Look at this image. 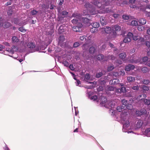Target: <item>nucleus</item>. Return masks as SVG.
<instances>
[{"label":"nucleus","instance_id":"nucleus-8","mask_svg":"<svg viewBox=\"0 0 150 150\" xmlns=\"http://www.w3.org/2000/svg\"><path fill=\"white\" fill-rule=\"evenodd\" d=\"M102 0L103 1L101 2V3L102 4V6L101 7L103 6V7H104V6H108L109 5L111 2L109 0Z\"/></svg>","mask_w":150,"mask_h":150},{"label":"nucleus","instance_id":"nucleus-13","mask_svg":"<svg viewBox=\"0 0 150 150\" xmlns=\"http://www.w3.org/2000/svg\"><path fill=\"white\" fill-rule=\"evenodd\" d=\"M119 80L118 79H116L110 81V83L111 84H116L119 83Z\"/></svg>","mask_w":150,"mask_h":150},{"label":"nucleus","instance_id":"nucleus-34","mask_svg":"<svg viewBox=\"0 0 150 150\" xmlns=\"http://www.w3.org/2000/svg\"><path fill=\"white\" fill-rule=\"evenodd\" d=\"M142 83L147 85L149 83V81L148 80L144 79L142 82Z\"/></svg>","mask_w":150,"mask_h":150},{"label":"nucleus","instance_id":"nucleus-43","mask_svg":"<svg viewBox=\"0 0 150 150\" xmlns=\"http://www.w3.org/2000/svg\"><path fill=\"white\" fill-rule=\"evenodd\" d=\"M80 15L79 14L77 13H74L72 14V16L74 17H79L80 16Z\"/></svg>","mask_w":150,"mask_h":150},{"label":"nucleus","instance_id":"nucleus-62","mask_svg":"<svg viewBox=\"0 0 150 150\" xmlns=\"http://www.w3.org/2000/svg\"><path fill=\"white\" fill-rule=\"evenodd\" d=\"M3 43L6 46H10V45H9V44L8 42H4Z\"/></svg>","mask_w":150,"mask_h":150},{"label":"nucleus","instance_id":"nucleus-6","mask_svg":"<svg viewBox=\"0 0 150 150\" xmlns=\"http://www.w3.org/2000/svg\"><path fill=\"white\" fill-rule=\"evenodd\" d=\"M59 41L58 44L61 46L62 47L64 44V42L65 40V38L64 36L61 35L59 37Z\"/></svg>","mask_w":150,"mask_h":150},{"label":"nucleus","instance_id":"nucleus-50","mask_svg":"<svg viewBox=\"0 0 150 150\" xmlns=\"http://www.w3.org/2000/svg\"><path fill=\"white\" fill-rule=\"evenodd\" d=\"M136 114L138 116H140L142 115V112L140 110L137 111L136 112Z\"/></svg>","mask_w":150,"mask_h":150},{"label":"nucleus","instance_id":"nucleus-31","mask_svg":"<svg viewBox=\"0 0 150 150\" xmlns=\"http://www.w3.org/2000/svg\"><path fill=\"white\" fill-rule=\"evenodd\" d=\"M103 73L101 72H99L97 73L96 75V77L97 78H99L101 77L103 75Z\"/></svg>","mask_w":150,"mask_h":150},{"label":"nucleus","instance_id":"nucleus-12","mask_svg":"<svg viewBox=\"0 0 150 150\" xmlns=\"http://www.w3.org/2000/svg\"><path fill=\"white\" fill-rule=\"evenodd\" d=\"M100 21L101 25H104L106 24L107 21L105 17H101L100 18Z\"/></svg>","mask_w":150,"mask_h":150},{"label":"nucleus","instance_id":"nucleus-49","mask_svg":"<svg viewBox=\"0 0 150 150\" xmlns=\"http://www.w3.org/2000/svg\"><path fill=\"white\" fill-rule=\"evenodd\" d=\"M97 99V96L96 95H94L91 97V99L93 100H96Z\"/></svg>","mask_w":150,"mask_h":150},{"label":"nucleus","instance_id":"nucleus-11","mask_svg":"<svg viewBox=\"0 0 150 150\" xmlns=\"http://www.w3.org/2000/svg\"><path fill=\"white\" fill-rule=\"evenodd\" d=\"M119 56L120 58L122 59L123 61H125V58L126 56V54L125 53H121L119 54Z\"/></svg>","mask_w":150,"mask_h":150},{"label":"nucleus","instance_id":"nucleus-48","mask_svg":"<svg viewBox=\"0 0 150 150\" xmlns=\"http://www.w3.org/2000/svg\"><path fill=\"white\" fill-rule=\"evenodd\" d=\"M108 90L109 91H114L115 90V88L113 87L109 86L108 88Z\"/></svg>","mask_w":150,"mask_h":150},{"label":"nucleus","instance_id":"nucleus-18","mask_svg":"<svg viewBox=\"0 0 150 150\" xmlns=\"http://www.w3.org/2000/svg\"><path fill=\"white\" fill-rule=\"evenodd\" d=\"M91 25L94 28H96L99 27L100 24L98 23L94 22L91 23Z\"/></svg>","mask_w":150,"mask_h":150},{"label":"nucleus","instance_id":"nucleus-58","mask_svg":"<svg viewBox=\"0 0 150 150\" xmlns=\"http://www.w3.org/2000/svg\"><path fill=\"white\" fill-rule=\"evenodd\" d=\"M143 29V27L142 26H139L138 27V30L140 31H142Z\"/></svg>","mask_w":150,"mask_h":150},{"label":"nucleus","instance_id":"nucleus-30","mask_svg":"<svg viewBox=\"0 0 150 150\" xmlns=\"http://www.w3.org/2000/svg\"><path fill=\"white\" fill-rule=\"evenodd\" d=\"M142 71L144 73L147 72L148 71V69L147 67H144L142 69Z\"/></svg>","mask_w":150,"mask_h":150},{"label":"nucleus","instance_id":"nucleus-19","mask_svg":"<svg viewBox=\"0 0 150 150\" xmlns=\"http://www.w3.org/2000/svg\"><path fill=\"white\" fill-rule=\"evenodd\" d=\"M96 49L93 46H92L90 47L89 52L91 54H93L96 51Z\"/></svg>","mask_w":150,"mask_h":150},{"label":"nucleus","instance_id":"nucleus-37","mask_svg":"<svg viewBox=\"0 0 150 150\" xmlns=\"http://www.w3.org/2000/svg\"><path fill=\"white\" fill-rule=\"evenodd\" d=\"M12 22H14L15 24H17L18 22V18H14L12 21Z\"/></svg>","mask_w":150,"mask_h":150},{"label":"nucleus","instance_id":"nucleus-26","mask_svg":"<svg viewBox=\"0 0 150 150\" xmlns=\"http://www.w3.org/2000/svg\"><path fill=\"white\" fill-rule=\"evenodd\" d=\"M9 8H10L9 10H8L7 12V14L8 15L11 16V15L12 14L13 11L12 9V7L9 6L8 7Z\"/></svg>","mask_w":150,"mask_h":150},{"label":"nucleus","instance_id":"nucleus-41","mask_svg":"<svg viewBox=\"0 0 150 150\" xmlns=\"http://www.w3.org/2000/svg\"><path fill=\"white\" fill-rule=\"evenodd\" d=\"M38 13V11L35 9H33L31 11V13L33 15H36Z\"/></svg>","mask_w":150,"mask_h":150},{"label":"nucleus","instance_id":"nucleus-33","mask_svg":"<svg viewBox=\"0 0 150 150\" xmlns=\"http://www.w3.org/2000/svg\"><path fill=\"white\" fill-rule=\"evenodd\" d=\"M122 105L123 106H126L128 104L127 101L125 99H122Z\"/></svg>","mask_w":150,"mask_h":150},{"label":"nucleus","instance_id":"nucleus-29","mask_svg":"<svg viewBox=\"0 0 150 150\" xmlns=\"http://www.w3.org/2000/svg\"><path fill=\"white\" fill-rule=\"evenodd\" d=\"M104 57L103 55L101 54H99L98 55L97 59L99 60H101L103 59Z\"/></svg>","mask_w":150,"mask_h":150},{"label":"nucleus","instance_id":"nucleus-5","mask_svg":"<svg viewBox=\"0 0 150 150\" xmlns=\"http://www.w3.org/2000/svg\"><path fill=\"white\" fill-rule=\"evenodd\" d=\"M102 7H103L102 8H98L100 9V12H99V13H109L111 11V10L110 9H109L108 8H105L104 7H103V6Z\"/></svg>","mask_w":150,"mask_h":150},{"label":"nucleus","instance_id":"nucleus-63","mask_svg":"<svg viewBox=\"0 0 150 150\" xmlns=\"http://www.w3.org/2000/svg\"><path fill=\"white\" fill-rule=\"evenodd\" d=\"M119 16V14H114L113 15V16L115 18H117Z\"/></svg>","mask_w":150,"mask_h":150},{"label":"nucleus","instance_id":"nucleus-14","mask_svg":"<svg viewBox=\"0 0 150 150\" xmlns=\"http://www.w3.org/2000/svg\"><path fill=\"white\" fill-rule=\"evenodd\" d=\"M84 6L85 7L87 8L88 10L89 11V9H91V8L93 7L92 5L89 2H86V3L84 5Z\"/></svg>","mask_w":150,"mask_h":150},{"label":"nucleus","instance_id":"nucleus-56","mask_svg":"<svg viewBox=\"0 0 150 150\" xmlns=\"http://www.w3.org/2000/svg\"><path fill=\"white\" fill-rule=\"evenodd\" d=\"M132 88L134 90H137L139 89V87L138 86H133L132 87Z\"/></svg>","mask_w":150,"mask_h":150},{"label":"nucleus","instance_id":"nucleus-47","mask_svg":"<svg viewBox=\"0 0 150 150\" xmlns=\"http://www.w3.org/2000/svg\"><path fill=\"white\" fill-rule=\"evenodd\" d=\"M142 60L143 62H146L148 60V58L147 57H145L142 58Z\"/></svg>","mask_w":150,"mask_h":150},{"label":"nucleus","instance_id":"nucleus-54","mask_svg":"<svg viewBox=\"0 0 150 150\" xmlns=\"http://www.w3.org/2000/svg\"><path fill=\"white\" fill-rule=\"evenodd\" d=\"M129 125V121H127L124 124V125L126 127H128Z\"/></svg>","mask_w":150,"mask_h":150},{"label":"nucleus","instance_id":"nucleus-60","mask_svg":"<svg viewBox=\"0 0 150 150\" xmlns=\"http://www.w3.org/2000/svg\"><path fill=\"white\" fill-rule=\"evenodd\" d=\"M68 14V12L66 11H64L62 12V14L63 15H67Z\"/></svg>","mask_w":150,"mask_h":150},{"label":"nucleus","instance_id":"nucleus-10","mask_svg":"<svg viewBox=\"0 0 150 150\" xmlns=\"http://www.w3.org/2000/svg\"><path fill=\"white\" fill-rule=\"evenodd\" d=\"M81 20L85 24H86L87 25H89L90 24V20L86 18H82Z\"/></svg>","mask_w":150,"mask_h":150},{"label":"nucleus","instance_id":"nucleus-44","mask_svg":"<svg viewBox=\"0 0 150 150\" xmlns=\"http://www.w3.org/2000/svg\"><path fill=\"white\" fill-rule=\"evenodd\" d=\"M79 46V42H76L74 43L73 44L74 47V48H76V47Z\"/></svg>","mask_w":150,"mask_h":150},{"label":"nucleus","instance_id":"nucleus-1","mask_svg":"<svg viewBox=\"0 0 150 150\" xmlns=\"http://www.w3.org/2000/svg\"><path fill=\"white\" fill-rule=\"evenodd\" d=\"M27 46L28 50L31 52H33L39 50V48L36 47L35 44L32 42H28Z\"/></svg>","mask_w":150,"mask_h":150},{"label":"nucleus","instance_id":"nucleus-3","mask_svg":"<svg viewBox=\"0 0 150 150\" xmlns=\"http://www.w3.org/2000/svg\"><path fill=\"white\" fill-rule=\"evenodd\" d=\"M78 26H76L75 25L74 26V27L73 28V30L74 31L80 32L82 30L81 28L83 26V25L81 23H78Z\"/></svg>","mask_w":150,"mask_h":150},{"label":"nucleus","instance_id":"nucleus-15","mask_svg":"<svg viewBox=\"0 0 150 150\" xmlns=\"http://www.w3.org/2000/svg\"><path fill=\"white\" fill-rule=\"evenodd\" d=\"M145 104L148 106V109L150 110V100L146 99H145L144 100Z\"/></svg>","mask_w":150,"mask_h":150},{"label":"nucleus","instance_id":"nucleus-25","mask_svg":"<svg viewBox=\"0 0 150 150\" xmlns=\"http://www.w3.org/2000/svg\"><path fill=\"white\" fill-rule=\"evenodd\" d=\"M125 109L124 106H118L117 108V110L119 112H121L122 111V109Z\"/></svg>","mask_w":150,"mask_h":150},{"label":"nucleus","instance_id":"nucleus-45","mask_svg":"<svg viewBox=\"0 0 150 150\" xmlns=\"http://www.w3.org/2000/svg\"><path fill=\"white\" fill-rule=\"evenodd\" d=\"M78 21V19L77 18H74L71 21L72 23L74 24L77 23Z\"/></svg>","mask_w":150,"mask_h":150},{"label":"nucleus","instance_id":"nucleus-57","mask_svg":"<svg viewBox=\"0 0 150 150\" xmlns=\"http://www.w3.org/2000/svg\"><path fill=\"white\" fill-rule=\"evenodd\" d=\"M146 45L148 47H150V42L148 41H146Z\"/></svg>","mask_w":150,"mask_h":150},{"label":"nucleus","instance_id":"nucleus-7","mask_svg":"<svg viewBox=\"0 0 150 150\" xmlns=\"http://www.w3.org/2000/svg\"><path fill=\"white\" fill-rule=\"evenodd\" d=\"M98 9L96 11V10L94 7H93L91 9H89V11L90 13L92 15H94L98 13H99V12H100V9L98 8Z\"/></svg>","mask_w":150,"mask_h":150},{"label":"nucleus","instance_id":"nucleus-24","mask_svg":"<svg viewBox=\"0 0 150 150\" xmlns=\"http://www.w3.org/2000/svg\"><path fill=\"white\" fill-rule=\"evenodd\" d=\"M12 40L13 42H17L19 41V40L18 39L17 37L16 36H13L12 37Z\"/></svg>","mask_w":150,"mask_h":150},{"label":"nucleus","instance_id":"nucleus-21","mask_svg":"<svg viewBox=\"0 0 150 150\" xmlns=\"http://www.w3.org/2000/svg\"><path fill=\"white\" fill-rule=\"evenodd\" d=\"M139 22L141 24L144 25L146 23V20L144 18H141L139 20Z\"/></svg>","mask_w":150,"mask_h":150},{"label":"nucleus","instance_id":"nucleus-27","mask_svg":"<svg viewBox=\"0 0 150 150\" xmlns=\"http://www.w3.org/2000/svg\"><path fill=\"white\" fill-rule=\"evenodd\" d=\"M131 25L133 26H136L138 25V22L136 21H132L131 23Z\"/></svg>","mask_w":150,"mask_h":150},{"label":"nucleus","instance_id":"nucleus-53","mask_svg":"<svg viewBox=\"0 0 150 150\" xmlns=\"http://www.w3.org/2000/svg\"><path fill=\"white\" fill-rule=\"evenodd\" d=\"M142 94L140 95L137 97L136 98V99H137V100H142Z\"/></svg>","mask_w":150,"mask_h":150},{"label":"nucleus","instance_id":"nucleus-22","mask_svg":"<svg viewBox=\"0 0 150 150\" xmlns=\"http://www.w3.org/2000/svg\"><path fill=\"white\" fill-rule=\"evenodd\" d=\"M140 111L142 112V115H147L149 114V113L148 112H147L146 109L144 108L141 109L140 110Z\"/></svg>","mask_w":150,"mask_h":150},{"label":"nucleus","instance_id":"nucleus-20","mask_svg":"<svg viewBox=\"0 0 150 150\" xmlns=\"http://www.w3.org/2000/svg\"><path fill=\"white\" fill-rule=\"evenodd\" d=\"M143 124V122L141 120L139 121L137 123L136 127L137 128L141 127Z\"/></svg>","mask_w":150,"mask_h":150},{"label":"nucleus","instance_id":"nucleus-64","mask_svg":"<svg viewBox=\"0 0 150 150\" xmlns=\"http://www.w3.org/2000/svg\"><path fill=\"white\" fill-rule=\"evenodd\" d=\"M135 0H129V2L132 4L135 3Z\"/></svg>","mask_w":150,"mask_h":150},{"label":"nucleus","instance_id":"nucleus-59","mask_svg":"<svg viewBox=\"0 0 150 150\" xmlns=\"http://www.w3.org/2000/svg\"><path fill=\"white\" fill-rule=\"evenodd\" d=\"M69 68L72 70H74V68L73 66V65L71 64L69 66Z\"/></svg>","mask_w":150,"mask_h":150},{"label":"nucleus","instance_id":"nucleus-4","mask_svg":"<svg viewBox=\"0 0 150 150\" xmlns=\"http://www.w3.org/2000/svg\"><path fill=\"white\" fill-rule=\"evenodd\" d=\"M102 32L103 33H105L107 34H109L111 33L112 29L110 27L108 26H105L102 28Z\"/></svg>","mask_w":150,"mask_h":150},{"label":"nucleus","instance_id":"nucleus-40","mask_svg":"<svg viewBox=\"0 0 150 150\" xmlns=\"http://www.w3.org/2000/svg\"><path fill=\"white\" fill-rule=\"evenodd\" d=\"M18 30L22 32H25L26 30L23 27H20L18 28Z\"/></svg>","mask_w":150,"mask_h":150},{"label":"nucleus","instance_id":"nucleus-32","mask_svg":"<svg viewBox=\"0 0 150 150\" xmlns=\"http://www.w3.org/2000/svg\"><path fill=\"white\" fill-rule=\"evenodd\" d=\"M114 68V67L113 65H110L108 67L107 70L108 71H110L112 70Z\"/></svg>","mask_w":150,"mask_h":150},{"label":"nucleus","instance_id":"nucleus-17","mask_svg":"<svg viewBox=\"0 0 150 150\" xmlns=\"http://www.w3.org/2000/svg\"><path fill=\"white\" fill-rule=\"evenodd\" d=\"M127 80L129 82H134L135 80L134 77L132 76H128L127 78Z\"/></svg>","mask_w":150,"mask_h":150},{"label":"nucleus","instance_id":"nucleus-16","mask_svg":"<svg viewBox=\"0 0 150 150\" xmlns=\"http://www.w3.org/2000/svg\"><path fill=\"white\" fill-rule=\"evenodd\" d=\"M113 29H114L115 32L119 31L120 30L121 27L118 25H115L113 27Z\"/></svg>","mask_w":150,"mask_h":150},{"label":"nucleus","instance_id":"nucleus-36","mask_svg":"<svg viewBox=\"0 0 150 150\" xmlns=\"http://www.w3.org/2000/svg\"><path fill=\"white\" fill-rule=\"evenodd\" d=\"M142 89L143 90L145 91H148L149 90V88L148 87L144 85L142 86Z\"/></svg>","mask_w":150,"mask_h":150},{"label":"nucleus","instance_id":"nucleus-55","mask_svg":"<svg viewBox=\"0 0 150 150\" xmlns=\"http://www.w3.org/2000/svg\"><path fill=\"white\" fill-rule=\"evenodd\" d=\"M123 18L125 20H128L129 18V16L127 15H123Z\"/></svg>","mask_w":150,"mask_h":150},{"label":"nucleus","instance_id":"nucleus-28","mask_svg":"<svg viewBox=\"0 0 150 150\" xmlns=\"http://www.w3.org/2000/svg\"><path fill=\"white\" fill-rule=\"evenodd\" d=\"M11 24L9 22H6L4 24V26L5 28H8L11 26Z\"/></svg>","mask_w":150,"mask_h":150},{"label":"nucleus","instance_id":"nucleus-2","mask_svg":"<svg viewBox=\"0 0 150 150\" xmlns=\"http://www.w3.org/2000/svg\"><path fill=\"white\" fill-rule=\"evenodd\" d=\"M133 34L131 32H129L126 36L124 38L123 42L125 43H128L130 42L131 40Z\"/></svg>","mask_w":150,"mask_h":150},{"label":"nucleus","instance_id":"nucleus-61","mask_svg":"<svg viewBox=\"0 0 150 150\" xmlns=\"http://www.w3.org/2000/svg\"><path fill=\"white\" fill-rule=\"evenodd\" d=\"M106 46L105 44L103 45L101 47V48L102 50H104L106 48Z\"/></svg>","mask_w":150,"mask_h":150},{"label":"nucleus","instance_id":"nucleus-38","mask_svg":"<svg viewBox=\"0 0 150 150\" xmlns=\"http://www.w3.org/2000/svg\"><path fill=\"white\" fill-rule=\"evenodd\" d=\"M150 132V127L146 128L144 131V134L145 135H146Z\"/></svg>","mask_w":150,"mask_h":150},{"label":"nucleus","instance_id":"nucleus-35","mask_svg":"<svg viewBox=\"0 0 150 150\" xmlns=\"http://www.w3.org/2000/svg\"><path fill=\"white\" fill-rule=\"evenodd\" d=\"M90 78V76L89 74H86L85 75L84 77V80L86 79L87 80H89Z\"/></svg>","mask_w":150,"mask_h":150},{"label":"nucleus","instance_id":"nucleus-46","mask_svg":"<svg viewBox=\"0 0 150 150\" xmlns=\"http://www.w3.org/2000/svg\"><path fill=\"white\" fill-rule=\"evenodd\" d=\"M129 62L132 63H136L137 62V61L136 60H134L133 59V58H132V59H131L129 61Z\"/></svg>","mask_w":150,"mask_h":150},{"label":"nucleus","instance_id":"nucleus-42","mask_svg":"<svg viewBox=\"0 0 150 150\" xmlns=\"http://www.w3.org/2000/svg\"><path fill=\"white\" fill-rule=\"evenodd\" d=\"M62 64L65 66L67 67H68L69 65V62L66 61H63L62 62Z\"/></svg>","mask_w":150,"mask_h":150},{"label":"nucleus","instance_id":"nucleus-23","mask_svg":"<svg viewBox=\"0 0 150 150\" xmlns=\"http://www.w3.org/2000/svg\"><path fill=\"white\" fill-rule=\"evenodd\" d=\"M125 109L126 108H127L129 110H131L132 108V105L128 103L126 106H124Z\"/></svg>","mask_w":150,"mask_h":150},{"label":"nucleus","instance_id":"nucleus-52","mask_svg":"<svg viewBox=\"0 0 150 150\" xmlns=\"http://www.w3.org/2000/svg\"><path fill=\"white\" fill-rule=\"evenodd\" d=\"M132 38L134 40H137L138 39V36L136 35H133Z\"/></svg>","mask_w":150,"mask_h":150},{"label":"nucleus","instance_id":"nucleus-51","mask_svg":"<svg viewBox=\"0 0 150 150\" xmlns=\"http://www.w3.org/2000/svg\"><path fill=\"white\" fill-rule=\"evenodd\" d=\"M120 91L122 92H123V93L125 92L126 91V88L124 87H122L121 88Z\"/></svg>","mask_w":150,"mask_h":150},{"label":"nucleus","instance_id":"nucleus-39","mask_svg":"<svg viewBox=\"0 0 150 150\" xmlns=\"http://www.w3.org/2000/svg\"><path fill=\"white\" fill-rule=\"evenodd\" d=\"M80 39L81 41H85L86 40V36L85 35L81 36L80 38Z\"/></svg>","mask_w":150,"mask_h":150},{"label":"nucleus","instance_id":"nucleus-9","mask_svg":"<svg viewBox=\"0 0 150 150\" xmlns=\"http://www.w3.org/2000/svg\"><path fill=\"white\" fill-rule=\"evenodd\" d=\"M134 65L131 64H129L125 68V70L127 71H130L131 70L133 69L134 68Z\"/></svg>","mask_w":150,"mask_h":150}]
</instances>
